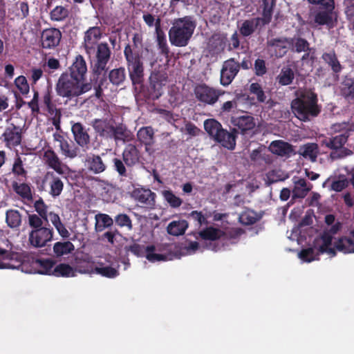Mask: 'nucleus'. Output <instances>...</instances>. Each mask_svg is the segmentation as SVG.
<instances>
[{
  "label": "nucleus",
  "mask_w": 354,
  "mask_h": 354,
  "mask_svg": "<svg viewBox=\"0 0 354 354\" xmlns=\"http://www.w3.org/2000/svg\"><path fill=\"white\" fill-rule=\"evenodd\" d=\"M296 97L291 102L295 115L301 121H310L321 112L317 95L311 89H299L295 92Z\"/></svg>",
  "instance_id": "nucleus-1"
},
{
  "label": "nucleus",
  "mask_w": 354,
  "mask_h": 354,
  "mask_svg": "<svg viewBox=\"0 0 354 354\" xmlns=\"http://www.w3.org/2000/svg\"><path fill=\"white\" fill-rule=\"evenodd\" d=\"M196 26L192 16H185L174 19L168 32L169 40L171 46L176 47L187 46Z\"/></svg>",
  "instance_id": "nucleus-2"
},
{
  "label": "nucleus",
  "mask_w": 354,
  "mask_h": 354,
  "mask_svg": "<svg viewBox=\"0 0 354 354\" xmlns=\"http://www.w3.org/2000/svg\"><path fill=\"white\" fill-rule=\"evenodd\" d=\"M91 88V82H82L64 73L61 74L55 85L57 95L67 100L77 97Z\"/></svg>",
  "instance_id": "nucleus-3"
},
{
  "label": "nucleus",
  "mask_w": 354,
  "mask_h": 354,
  "mask_svg": "<svg viewBox=\"0 0 354 354\" xmlns=\"http://www.w3.org/2000/svg\"><path fill=\"white\" fill-rule=\"evenodd\" d=\"M124 55L132 84L133 85H142L144 82L142 56L138 52H133L129 44L124 47Z\"/></svg>",
  "instance_id": "nucleus-4"
},
{
  "label": "nucleus",
  "mask_w": 354,
  "mask_h": 354,
  "mask_svg": "<svg viewBox=\"0 0 354 354\" xmlns=\"http://www.w3.org/2000/svg\"><path fill=\"white\" fill-rule=\"evenodd\" d=\"M124 250L127 254L131 252L137 257H145L149 261L152 263L166 260L165 255L154 252L156 250L154 245L145 246V245L139 244L134 239H132L131 244L124 246Z\"/></svg>",
  "instance_id": "nucleus-5"
},
{
  "label": "nucleus",
  "mask_w": 354,
  "mask_h": 354,
  "mask_svg": "<svg viewBox=\"0 0 354 354\" xmlns=\"http://www.w3.org/2000/svg\"><path fill=\"white\" fill-rule=\"evenodd\" d=\"M95 55L93 61V73L99 76L108 70L107 64L111 59V50L109 44L101 42L95 47Z\"/></svg>",
  "instance_id": "nucleus-6"
},
{
  "label": "nucleus",
  "mask_w": 354,
  "mask_h": 354,
  "mask_svg": "<svg viewBox=\"0 0 354 354\" xmlns=\"http://www.w3.org/2000/svg\"><path fill=\"white\" fill-rule=\"evenodd\" d=\"M167 82L166 74L152 73L149 77V84L144 91V95L148 100H158L163 93L162 88Z\"/></svg>",
  "instance_id": "nucleus-7"
},
{
  "label": "nucleus",
  "mask_w": 354,
  "mask_h": 354,
  "mask_svg": "<svg viewBox=\"0 0 354 354\" xmlns=\"http://www.w3.org/2000/svg\"><path fill=\"white\" fill-rule=\"evenodd\" d=\"M194 94L198 101L213 105L218 101L222 93L205 84H201L195 87Z\"/></svg>",
  "instance_id": "nucleus-8"
},
{
  "label": "nucleus",
  "mask_w": 354,
  "mask_h": 354,
  "mask_svg": "<svg viewBox=\"0 0 354 354\" xmlns=\"http://www.w3.org/2000/svg\"><path fill=\"white\" fill-rule=\"evenodd\" d=\"M131 196L136 202L140 203L142 207L149 209L155 208L156 194L148 188H135L132 191Z\"/></svg>",
  "instance_id": "nucleus-9"
},
{
  "label": "nucleus",
  "mask_w": 354,
  "mask_h": 354,
  "mask_svg": "<svg viewBox=\"0 0 354 354\" xmlns=\"http://www.w3.org/2000/svg\"><path fill=\"white\" fill-rule=\"evenodd\" d=\"M239 71V62H236L234 58H230L225 60L223 63L221 70V84L224 86L230 84L237 75Z\"/></svg>",
  "instance_id": "nucleus-10"
},
{
  "label": "nucleus",
  "mask_w": 354,
  "mask_h": 354,
  "mask_svg": "<svg viewBox=\"0 0 354 354\" xmlns=\"http://www.w3.org/2000/svg\"><path fill=\"white\" fill-rule=\"evenodd\" d=\"M53 236V230L51 227H43L32 230L28 236V241L34 248H41L51 241Z\"/></svg>",
  "instance_id": "nucleus-11"
},
{
  "label": "nucleus",
  "mask_w": 354,
  "mask_h": 354,
  "mask_svg": "<svg viewBox=\"0 0 354 354\" xmlns=\"http://www.w3.org/2000/svg\"><path fill=\"white\" fill-rule=\"evenodd\" d=\"M105 156V153H102L100 155L93 153H87L84 162V167L91 174H101L107 169L106 163L103 160V157Z\"/></svg>",
  "instance_id": "nucleus-12"
},
{
  "label": "nucleus",
  "mask_w": 354,
  "mask_h": 354,
  "mask_svg": "<svg viewBox=\"0 0 354 354\" xmlns=\"http://www.w3.org/2000/svg\"><path fill=\"white\" fill-rule=\"evenodd\" d=\"M74 270L81 274H93L95 271V261L88 253L81 252L74 259Z\"/></svg>",
  "instance_id": "nucleus-13"
},
{
  "label": "nucleus",
  "mask_w": 354,
  "mask_h": 354,
  "mask_svg": "<svg viewBox=\"0 0 354 354\" xmlns=\"http://www.w3.org/2000/svg\"><path fill=\"white\" fill-rule=\"evenodd\" d=\"M61 31L56 28L44 29L41 34V46L44 49H55L60 43Z\"/></svg>",
  "instance_id": "nucleus-14"
},
{
  "label": "nucleus",
  "mask_w": 354,
  "mask_h": 354,
  "mask_svg": "<svg viewBox=\"0 0 354 354\" xmlns=\"http://www.w3.org/2000/svg\"><path fill=\"white\" fill-rule=\"evenodd\" d=\"M21 265L19 253L7 250L0 246V269H15Z\"/></svg>",
  "instance_id": "nucleus-15"
},
{
  "label": "nucleus",
  "mask_w": 354,
  "mask_h": 354,
  "mask_svg": "<svg viewBox=\"0 0 354 354\" xmlns=\"http://www.w3.org/2000/svg\"><path fill=\"white\" fill-rule=\"evenodd\" d=\"M87 73V65L84 57L78 55L75 57L72 65L64 73L84 82Z\"/></svg>",
  "instance_id": "nucleus-16"
},
{
  "label": "nucleus",
  "mask_w": 354,
  "mask_h": 354,
  "mask_svg": "<svg viewBox=\"0 0 354 354\" xmlns=\"http://www.w3.org/2000/svg\"><path fill=\"white\" fill-rule=\"evenodd\" d=\"M348 138V133H344L333 136L330 138H326L322 140V145H325L326 147L337 151L343 147L346 143ZM330 157L332 158H340L344 157L343 155L337 153V151H332L330 153Z\"/></svg>",
  "instance_id": "nucleus-17"
},
{
  "label": "nucleus",
  "mask_w": 354,
  "mask_h": 354,
  "mask_svg": "<svg viewBox=\"0 0 354 354\" xmlns=\"http://www.w3.org/2000/svg\"><path fill=\"white\" fill-rule=\"evenodd\" d=\"M102 37V31L100 27H90L84 33L83 46L86 53L91 56L93 52H95V47L97 41Z\"/></svg>",
  "instance_id": "nucleus-18"
},
{
  "label": "nucleus",
  "mask_w": 354,
  "mask_h": 354,
  "mask_svg": "<svg viewBox=\"0 0 354 354\" xmlns=\"http://www.w3.org/2000/svg\"><path fill=\"white\" fill-rule=\"evenodd\" d=\"M267 46L277 57H283L289 49V37H280L270 39L268 40Z\"/></svg>",
  "instance_id": "nucleus-19"
},
{
  "label": "nucleus",
  "mask_w": 354,
  "mask_h": 354,
  "mask_svg": "<svg viewBox=\"0 0 354 354\" xmlns=\"http://www.w3.org/2000/svg\"><path fill=\"white\" fill-rule=\"evenodd\" d=\"M6 146L12 149L21 144V131L19 127L12 124V127H7L2 135Z\"/></svg>",
  "instance_id": "nucleus-20"
},
{
  "label": "nucleus",
  "mask_w": 354,
  "mask_h": 354,
  "mask_svg": "<svg viewBox=\"0 0 354 354\" xmlns=\"http://www.w3.org/2000/svg\"><path fill=\"white\" fill-rule=\"evenodd\" d=\"M268 150L281 157H290L292 154H295L293 146L282 140L272 141L268 147Z\"/></svg>",
  "instance_id": "nucleus-21"
},
{
  "label": "nucleus",
  "mask_w": 354,
  "mask_h": 354,
  "mask_svg": "<svg viewBox=\"0 0 354 354\" xmlns=\"http://www.w3.org/2000/svg\"><path fill=\"white\" fill-rule=\"evenodd\" d=\"M238 133L237 129L234 128L232 131L223 129L214 141L220 143L223 147L233 150L236 147V138Z\"/></svg>",
  "instance_id": "nucleus-22"
},
{
  "label": "nucleus",
  "mask_w": 354,
  "mask_h": 354,
  "mask_svg": "<svg viewBox=\"0 0 354 354\" xmlns=\"http://www.w3.org/2000/svg\"><path fill=\"white\" fill-rule=\"evenodd\" d=\"M231 123L236 127L240 133L245 134L255 127L254 118L250 115H243L239 117H232Z\"/></svg>",
  "instance_id": "nucleus-23"
},
{
  "label": "nucleus",
  "mask_w": 354,
  "mask_h": 354,
  "mask_svg": "<svg viewBox=\"0 0 354 354\" xmlns=\"http://www.w3.org/2000/svg\"><path fill=\"white\" fill-rule=\"evenodd\" d=\"M334 10L317 9L313 12V21L317 26L333 27V12Z\"/></svg>",
  "instance_id": "nucleus-24"
},
{
  "label": "nucleus",
  "mask_w": 354,
  "mask_h": 354,
  "mask_svg": "<svg viewBox=\"0 0 354 354\" xmlns=\"http://www.w3.org/2000/svg\"><path fill=\"white\" fill-rule=\"evenodd\" d=\"M269 23H265L261 17H254L250 19L245 20L240 28L239 32L243 37H249L252 35L259 26H264Z\"/></svg>",
  "instance_id": "nucleus-25"
},
{
  "label": "nucleus",
  "mask_w": 354,
  "mask_h": 354,
  "mask_svg": "<svg viewBox=\"0 0 354 354\" xmlns=\"http://www.w3.org/2000/svg\"><path fill=\"white\" fill-rule=\"evenodd\" d=\"M44 160L46 164L59 174H64L62 162L55 151L49 147L44 153Z\"/></svg>",
  "instance_id": "nucleus-26"
},
{
  "label": "nucleus",
  "mask_w": 354,
  "mask_h": 354,
  "mask_svg": "<svg viewBox=\"0 0 354 354\" xmlns=\"http://www.w3.org/2000/svg\"><path fill=\"white\" fill-rule=\"evenodd\" d=\"M71 131L77 144L82 147H87L90 143V136L85 127L80 122H76L72 125Z\"/></svg>",
  "instance_id": "nucleus-27"
},
{
  "label": "nucleus",
  "mask_w": 354,
  "mask_h": 354,
  "mask_svg": "<svg viewBox=\"0 0 354 354\" xmlns=\"http://www.w3.org/2000/svg\"><path fill=\"white\" fill-rule=\"evenodd\" d=\"M44 180L46 181L49 180V194L51 196L56 198L62 194L64 189V183L54 172L48 171L44 177Z\"/></svg>",
  "instance_id": "nucleus-28"
},
{
  "label": "nucleus",
  "mask_w": 354,
  "mask_h": 354,
  "mask_svg": "<svg viewBox=\"0 0 354 354\" xmlns=\"http://www.w3.org/2000/svg\"><path fill=\"white\" fill-rule=\"evenodd\" d=\"M32 263L35 272L41 274L52 275L56 261L52 258L37 259Z\"/></svg>",
  "instance_id": "nucleus-29"
},
{
  "label": "nucleus",
  "mask_w": 354,
  "mask_h": 354,
  "mask_svg": "<svg viewBox=\"0 0 354 354\" xmlns=\"http://www.w3.org/2000/svg\"><path fill=\"white\" fill-rule=\"evenodd\" d=\"M122 158L127 167H133L140 162V152L134 145L129 144L122 152Z\"/></svg>",
  "instance_id": "nucleus-30"
},
{
  "label": "nucleus",
  "mask_w": 354,
  "mask_h": 354,
  "mask_svg": "<svg viewBox=\"0 0 354 354\" xmlns=\"http://www.w3.org/2000/svg\"><path fill=\"white\" fill-rule=\"evenodd\" d=\"M108 138L114 139L115 141L126 142L131 140V133L127 129L126 125L119 124L114 127L112 125L109 131Z\"/></svg>",
  "instance_id": "nucleus-31"
},
{
  "label": "nucleus",
  "mask_w": 354,
  "mask_h": 354,
  "mask_svg": "<svg viewBox=\"0 0 354 354\" xmlns=\"http://www.w3.org/2000/svg\"><path fill=\"white\" fill-rule=\"evenodd\" d=\"M225 235V233L221 230L209 226L197 232L196 238H201L205 241H214L221 239Z\"/></svg>",
  "instance_id": "nucleus-32"
},
{
  "label": "nucleus",
  "mask_w": 354,
  "mask_h": 354,
  "mask_svg": "<svg viewBox=\"0 0 354 354\" xmlns=\"http://www.w3.org/2000/svg\"><path fill=\"white\" fill-rule=\"evenodd\" d=\"M12 187L14 192L19 195L22 200L32 203L33 201L32 187L30 184L26 183H19L12 182Z\"/></svg>",
  "instance_id": "nucleus-33"
},
{
  "label": "nucleus",
  "mask_w": 354,
  "mask_h": 354,
  "mask_svg": "<svg viewBox=\"0 0 354 354\" xmlns=\"http://www.w3.org/2000/svg\"><path fill=\"white\" fill-rule=\"evenodd\" d=\"M350 234L351 237L343 236L335 243L337 250L345 254L354 252V229L351 231Z\"/></svg>",
  "instance_id": "nucleus-34"
},
{
  "label": "nucleus",
  "mask_w": 354,
  "mask_h": 354,
  "mask_svg": "<svg viewBox=\"0 0 354 354\" xmlns=\"http://www.w3.org/2000/svg\"><path fill=\"white\" fill-rule=\"evenodd\" d=\"M53 257L60 258L68 255L75 250V245L69 241L56 242L53 248Z\"/></svg>",
  "instance_id": "nucleus-35"
},
{
  "label": "nucleus",
  "mask_w": 354,
  "mask_h": 354,
  "mask_svg": "<svg viewBox=\"0 0 354 354\" xmlns=\"http://www.w3.org/2000/svg\"><path fill=\"white\" fill-rule=\"evenodd\" d=\"M277 0H260L259 8L261 10V18L265 23L271 21L273 15L274 8L276 6Z\"/></svg>",
  "instance_id": "nucleus-36"
},
{
  "label": "nucleus",
  "mask_w": 354,
  "mask_h": 354,
  "mask_svg": "<svg viewBox=\"0 0 354 354\" xmlns=\"http://www.w3.org/2000/svg\"><path fill=\"white\" fill-rule=\"evenodd\" d=\"M309 42L300 36L289 37V49L293 53H301L306 51L309 50Z\"/></svg>",
  "instance_id": "nucleus-37"
},
{
  "label": "nucleus",
  "mask_w": 354,
  "mask_h": 354,
  "mask_svg": "<svg viewBox=\"0 0 354 354\" xmlns=\"http://www.w3.org/2000/svg\"><path fill=\"white\" fill-rule=\"evenodd\" d=\"M154 131L151 127H145L140 129L137 133L138 140L146 146V150H148V146H151L154 142Z\"/></svg>",
  "instance_id": "nucleus-38"
},
{
  "label": "nucleus",
  "mask_w": 354,
  "mask_h": 354,
  "mask_svg": "<svg viewBox=\"0 0 354 354\" xmlns=\"http://www.w3.org/2000/svg\"><path fill=\"white\" fill-rule=\"evenodd\" d=\"M188 226L185 220L173 221L167 225V231L169 234L178 236L184 234Z\"/></svg>",
  "instance_id": "nucleus-39"
},
{
  "label": "nucleus",
  "mask_w": 354,
  "mask_h": 354,
  "mask_svg": "<svg viewBox=\"0 0 354 354\" xmlns=\"http://www.w3.org/2000/svg\"><path fill=\"white\" fill-rule=\"evenodd\" d=\"M91 125L95 131L100 136L108 138L112 124L106 119H95Z\"/></svg>",
  "instance_id": "nucleus-40"
},
{
  "label": "nucleus",
  "mask_w": 354,
  "mask_h": 354,
  "mask_svg": "<svg viewBox=\"0 0 354 354\" xmlns=\"http://www.w3.org/2000/svg\"><path fill=\"white\" fill-rule=\"evenodd\" d=\"M6 222L9 227L19 229L22 223L21 214L17 209H8L6 212Z\"/></svg>",
  "instance_id": "nucleus-41"
},
{
  "label": "nucleus",
  "mask_w": 354,
  "mask_h": 354,
  "mask_svg": "<svg viewBox=\"0 0 354 354\" xmlns=\"http://www.w3.org/2000/svg\"><path fill=\"white\" fill-rule=\"evenodd\" d=\"M318 145L316 143H307L300 147L298 153L305 158L315 161L319 152Z\"/></svg>",
  "instance_id": "nucleus-42"
},
{
  "label": "nucleus",
  "mask_w": 354,
  "mask_h": 354,
  "mask_svg": "<svg viewBox=\"0 0 354 354\" xmlns=\"http://www.w3.org/2000/svg\"><path fill=\"white\" fill-rule=\"evenodd\" d=\"M295 187L292 190V198H303L311 189L312 185L308 187L304 178H299L295 182Z\"/></svg>",
  "instance_id": "nucleus-43"
},
{
  "label": "nucleus",
  "mask_w": 354,
  "mask_h": 354,
  "mask_svg": "<svg viewBox=\"0 0 354 354\" xmlns=\"http://www.w3.org/2000/svg\"><path fill=\"white\" fill-rule=\"evenodd\" d=\"M57 277H73L76 276L73 267L65 263L55 265L53 274Z\"/></svg>",
  "instance_id": "nucleus-44"
},
{
  "label": "nucleus",
  "mask_w": 354,
  "mask_h": 354,
  "mask_svg": "<svg viewBox=\"0 0 354 354\" xmlns=\"http://www.w3.org/2000/svg\"><path fill=\"white\" fill-rule=\"evenodd\" d=\"M322 58L326 64L331 67V69L334 73H338L342 71V67L338 61L334 50L324 53Z\"/></svg>",
  "instance_id": "nucleus-45"
},
{
  "label": "nucleus",
  "mask_w": 354,
  "mask_h": 354,
  "mask_svg": "<svg viewBox=\"0 0 354 354\" xmlns=\"http://www.w3.org/2000/svg\"><path fill=\"white\" fill-rule=\"evenodd\" d=\"M109 80L115 86L122 85L126 80V71L124 67L111 70L109 73Z\"/></svg>",
  "instance_id": "nucleus-46"
},
{
  "label": "nucleus",
  "mask_w": 354,
  "mask_h": 354,
  "mask_svg": "<svg viewBox=\"0 0 354 354\" xmlns=\"http://www.w3.org/2000/svg\"><path fill=\"white\" fill-rule=\"evenodd\" d=\"M204 129L208 135L214 140L223 128L221 124L216 120L207 119L204 122Z\"/></svg>",
  "instance_id": "nucleus-47"
},
{
  "label": "nucleus",
  "mask_w": 354,
  "mask_h": 354,
  "mask_svg": "<svg viewBox=\"0 0 354 354\" xmlns=\"http://www.w3.org/2000/svg\"><path fill=\"white\" fill-rule=\"evenodd\" d=\"M95 218L96 221L95 227L97 232H102L113 225L114 219L106 214L99 213L95 215Z\"/></svg>",
  "instance_id": "nucleus-48"
},
{
  "label": "nucleus",
  "mask_w": 354,
  "mask_h": 354,
  "mask_svg": "<svg viewBox=\"0 0 354 354\" xmlns=\"http://www.w3.org/2000/svg\"><path fill=\"white\" fill-rule=\"evenodd\" d=\"M61 153L66 158L71 159L77 156L80 151L79 148L72 141L66 140L62 145H59Z\"/></svg>",
  "instance_id": "nucleus-49"
},
{
  "label": "nucleus",
  "mask_w": 354,
  "mask_h": 354,
  "mask_svg": "<svg viewBox=\"0 0 354 354\" xmlns=\"http://www.w3.org/2000/svg\"><path fill=\"white\" fill-rule=\"evenodd\" d=\"M49 217L51 223L57 230L59 234L64 239H67L70 236V233L62 223L59 215L54 212H50Z\"/></svg>",
  "instance_id": "nucleus-50"
},
{
  "label": "nucleus",
  "mask_w": 354,
  "mask_h": 354,
  "mask_svg": "<svg viewBox=\"0 0 354 354\" xmlns=\"http://www.w3.org/2000/svg\"><path fill=\"white\" fill-rule=\"evenodd\" d=\"M295 79V73L292 68H283L277 76L278 83L281 86H288L292 84Z\"/></svg>",
  "instance_id": "nucleus-51"
},
{
  "label": "nucleus",
  "mask_w": 354,
  "mask_h": 354,
  "mask_svg": "<svg viewBox=\"0 0 354 354\" xmlns=\"http://www.w3.org/2000/svg\"><path fill=\"white\" fill-rule=\"evenodd\" d=\"M11 170L12 173L15 176L17 177L19 180H21L20 178H26L27 171L25 169L23 161L19 156L17 155L15 158Z\"/></svg>",
  "instance_id": "nucleus-52"
},
{
  "label": "nucleus",
  "mask_w": 354,
  "mask_h": 354,
  "mask_svg": "<svg viewBox=\"0 0 354 354\" xmlns=\"http://www.w3.org/2000/svg\"><path fill=\"white\" fill-rule=\"evenodd\" d=\"M69 15V11L65 7L57 6L50 12V18L53 21H62Z\"/></svg>",
  "instance_id": "nucleus-53"
},
{
  "label": "nucleus",
  "mask_w": 354,
  "mask_h": 354,
  "mask_svg": "<svg viewBox=\"0 0 354 354\" xmlns=\"http://www.w3.org/2000/svg\"><path fill=\"white\" fill-rule=\"evenodd\" d=\"M286 178H288V176L284 175L281 170L273 169L266 174V185L270 186L279 181H283Z\"/></svg>",
  "instance_id": "nucleus-54"
},
{
  "label": "nucleus",
  "mask_w": 354,
  "mask_h": 354,
  "mask_svg": "<svg viewBox=\"0 0 354 354\" xmlns=\"http://www.w3.org/2000/svg\"><path fill=\"white\" fill-rule=\"evenodd\" d=\"M100 265L102 266V263H100ZM94 273L107 278H115L120 274L118 269L109 266L100 267L95 266Z\"/></svg>",
  "instance_id": "nucleus-55"
},
{
  "label": "nucleus",
  "mask_w": 354,
  "mask_h": 354,
  "mask_svg": "<svg viewBox=\"0 0 354 354\" xmlns=\"http://www.w3.org/2000/svg\"><path fill=\"white\" fill-rule=\"evenodd\" d=\"M162 195L172 208H178L183 203V200L176 196L171 190H164L162 192Z\"/></svg>",
  "instance_id": "nucleus-56"
},
{
  "label": "nucleus",
  "mask_w": 354,
  "mask_h": 354,
  "mask_svg": "<svg viewBox=\"0 0 354 354\" xmlns=\"http://www.w3.org/2000/svg\"><path fill=\"white\" fill-rule=\"evenodd\" d=\"M42 102L46 108L47 111L50 115L54 113V111L58 109L56 105L53 102L52 90L48 88L44 93L42 97Z\"/></svg>",
  "instance_id": "nucleus-57"
},
{
  "label": "nucleus",
  "mask_w": 354,
  "mask_h": 354,
  "mask_svg": "<svg viewBox=\"0 0 354 354\" xmlns=\"http://www.w3.org/2000/svg\"><path fill=\"white\" fill-rule=\"evenodd\" d=\"M342 95L347 99L354 98V79L348 78L343 82L341 89Z\"/></svg>",
  "instance_id": "nucleus-58"
},
{
  "label": "nucleus",
  "mask_w": 354,
  "mask_h": 354,
  "mask_svg": "<svg viewBox=\"0 0 354 354\" xmlns=\"http://www.w3.org/2000/svg\"><path fill=\"white\" fill-rule=\"evenodd\" d=\"M249 91L250 93L256 95L258 102L263 103L266 102V95L260 84L257 82L252 83L250 85Z\"/></svg>",
  "instance_id": "nucleus-59"
},
{
  "label": "nucleus",
  "mask_w": 354,
  "mask_h": 354,
  "mask_svg": "<svg viewBox=\"0 0 354 354\" xmlns=\"http://www.w3.org/2000/svg\"><path fill=\"white\" fill-rule=\"evenodd\" d=\"M15 85L23 95H27L30 91V85L26 77L24 75H19L15 80Z\"/></svg>",
  "instance_id": "nucleus-60"
},
{
  "label": "nucleus",
  "mask_w": 354,
  "mask_h": 354,
  "mask_svg": "<svg viewBox=\"0 0 354 354\" xmlns=\"http://www.w3.org/2000/svg\"><path fill=\"white\" fill-rule=\"evenodd\" d=\"M240 222L245 225H250L255 223L258 217L254 211L248 210L243 212L239 216Z\"/></svg>",
  "instance_id": "nucleus-61"
},
{
  "label": "nucleus",
  "mask_w": 354,
  "mask_h": 354,
  "mask_svg": "<svg viewBox=\"0 0 354 354\" xmlns=\"http://www.w3.org/2000/svg\"><path fill=\"white\" fill-rule=\"evenodd\" d=\"M114 222L120 227H126L129 230L132 229V221L126 214H119L114 218Z\"/></svg>",
  "instance_id": "nucleus-62"
},
{
  "label": "nucleus",
  "mask_w": 354,
  "mask_h": 354,
  "mask_svg": "<svg viewBox=\"0 0 354 354\" xmlns=\"http://www.w3.org/2000/svg\"><path fill=\"white\" fill-rule=\"evenodd\" d=\"M320 252H315V249L308 248L303 249L299 254V258L304 261L311 262L316 259V256H318Z\"/></svg>",
  "instance_id": "nucleus-63"
},
{
  "label": "nucleus",
  "mask_w": 354,
  "mask_h": 354,
  "mask_svg": "<svg viewBox=\"0 0 354 354\" xmlns=\"http://www.w3.org/2000/svg\"><path fill=\"white\" fill-rule=\"evenodd\" d=\"M44 218L40 216L33 214L28 215V224L32 230H37L44 227L43 226L44 224Z\"/></svg>",
  "instance_id": "nucleus-64"
}]
</instances>
